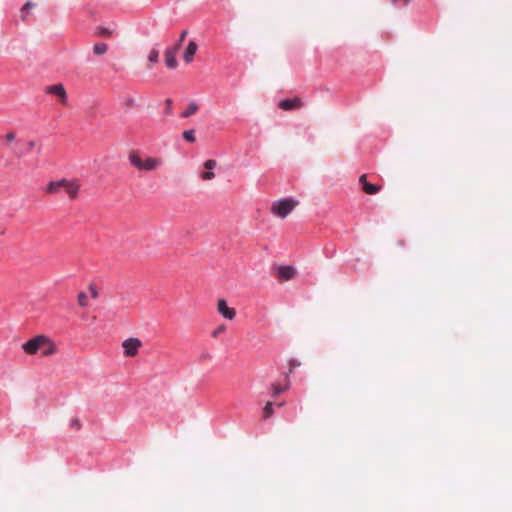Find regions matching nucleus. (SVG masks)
Returning <instances> with one entry per match:
<instances>
[{"mask_svg": "<svg viewBox=\"0 0 512 512\" xmlns=\"http://www.w3.org/2000/svg\"><path fill=\"white\" fill-rule=\"evenodd\" d=\"M36 146V142L34 140H30L26 142L25 147L19 148L18 151H14L17 157H22L28 153H30Z\"/></svg>", "mask_w": 512, "mask_h": 512, "instance_id": "14", "label": "nucleus"}, {"mask_svg": "<svg viewBox=\"0 0 512 512\" xmlns=\"http://www.w3.org/2000/svg\"><path fill=\"white\" fill-rule=\"evenodd\" d=\"M287 388H288L287 386L282 387V386H280V385H278V384H273V385H272V389H273V394H274V395H278V394L282 393V392H283V391H285Z\"/></svg>", "mask_w": 512, "mask_h": 512, "instance_id": "23", "label": "nucleus"}, {"mask_svg": "<svg viewBox=\"0 0 512 512\" xmlns=\"http://www.w3.org/2000/svg\"><path fill=\"white\" fill-rule=\"evenodd\" d=\"M217 311L228 320H233L236 317V311L234 308L228 307L226 300L219 299L217 301Z\"/></svg>", "mask_w": 512, "mask_h": 512, "instance_id": "8", "label": "nucleus"}, {"mask_svg": "<svg viewBox=\"0 0 512 512\" xmlns=\"http://www.w3.org/2000/svg\"><path fill=\"white\" fill-rule=\"evenodd\" d=\"M142 347V341L136 337H130L122 342L123 354L125 357H135Z\"/></svg>", "mask_w": 512, "mask_h": 512, "instance_id": "5", "label": "nucleus"}, {"mask_svg": "<svg viewBox=\"0 0 512 512\" xmlns=\"http://www.w3.org/2000/svg\"><path fill=\"white\" fill-rule=\"evenodd\" d=\"M80 187L81 185L77 179L62 178L48 182L44 192L48 195H58L63 190L69 199L74 200L78 197Z\"/></svg>", "mask_w": 512, "mask_h": 512, "instance_id": "2", "label": "nucleus"}, {"mask_svg": "<svg viewBox=\"0 0 512 512\" xmlns=\"http://www.w3.org/2000/svg\"><path fill=\"white\" fill-rule=\"evenodd\" d=\"M283 405H284V403H283V402H281V403H279V404H278V406H279V407H282Z\"/></svg>", "mask_w": 512, "mask_h": 512, "instance_id": "33", "label": "nucleus"}, {"mask_svg": "<svg viewBox=\"0 0 512 512\" xmlns=\"http://www.w3.org/2000/svg\"><path fill=\"white\" fill-rule=\"evenodd\" d=\"M70 427L72 429L77 430V431L80 430L81 427H82L80 420L78 418L72 419L71 422H70Z\"/></svg>", "mask_w": 512, "mask_h": 512, "instance_id": "24", "label": "nucleus"}, {"mask_svg": "<svg viewBox=\"0 0 512 512\" xmlns=\"http://www.w3.org/2000/svg\"><path fill=\"white\" fill-rule=\"evenodd\" d=\"M198 46L196 42L190 41L184 51L183 59L186 63H191L193 61V57L197 52Z\"/></svg>", "mask_w": 512, "mask_h": 512, "instance_id": "12", "label": "nucleus"}, {"mask_svg": "<svg viewBox=\"0 0 512 512\" xmlns=\"http://www.w3.org/2000/svg\"><path fill=\"white\" fill-rule=\"evenodd\" d=\"M180 49V43H176L173 47L167 49L165 52V63L167 67L174 69L177 67L178 62L176 55Z\"/></svg>", "mask_w": 512, "mask_h": 512, "instance_id": "7", "label": "nucleus"}, {"mask_svg": "<svg viewBox=\"0 0 512 512\" xmlns=\"http://www.w3.org/2000/svg\"><path fill=\"white\" fill-rule=\"evenodd\" d=\"M33 6H34V4H32L31 2H27V3L23 6L22 11H21V12H22V18H23V19H25V15H24V13H25L26 11H28V9H30V8H31V7H33Z\"/></svg>", "mask_w": 512, "mask_h": 512, "instance_id": "27", "label": "nucleus"}, {"mask_svg": "<svg viewBox=\"0 0 512 512\" xmlns=\"http://www.w3.org/2000/svg\"><path fill=\"white\" fill-rule=\"evenodd\" d=\"M359 182L360 184L362 185V190L366 193V194H369V195H374L376 193H378L380 190H381V186L379 185H376V184H371L367 181V176L366 174H362L360 177H359Z\"/></svg>", "mask_w": 512, "mask_h": 512, "instance_id": "10", "label": "nucleus"}, {"mask_svg": "<svg viewBox=\"0 0 512 512\" xmlns=\"http://www.w3.org/2000/svg\"><path fill=\"white\" fill-rule=\"evenodd\" d=\"M16 134L14 132H9L5 135V141L7 145L15 140Z\"/></svg>", "mask_w": 512, "mask_h": 512, "instance_id": "26", "label": "nucleus"}, {"mask_svg": "<svg viewBox=\"0 0 512 512\" xmlns=\"http://www.w3.org/2000/svg\"><path fill=\"white\" fill-rule=\"evenodd\" d=\"M130 164L139 171L156 170L163 161L161 158L145 157L143 158L139 151H131L128 156Z\"/></svg>", "mask_w": 512, "mask_h": 512, "instance_id": "3", "label": "nucleus"}, {"mask_svg": "<svg viewBox=\"0 0 512 512\" xmlns=\"http://www.w3.org/2000/svg\"><path fill=\"white\" fill-rule=\"evenodd\" d=\"M198 111V105L196 102H191L186 110L182 113L183 118H188L192 115H194Z\"/></svg>", "mask_w": 512, "mask_h": 512, "instance_id": "15", "label": "nucleus"}, {"mask_svg": "<svg viewBox=\"0 0 512 512\" xmlns=\"http://www.w3.org/2000/svg\"><path fill=\"white\" fill-rule=\"evenodd\" d=\"M22 349L28 355H36L40 351L43 357L52 356L57 353L55 342L44 334L29 339L22 344Z\"/></svg>", "mask_w": 512, "mask_h": 512, "instance_id": "1", "label": "nucleus"}, {"mask_svg": "<svg viewBox=\"0 0 512 512\" xmlns=\"http://www.w3.org/2000/svg\"><path fill=\"white\" fill-rule=\"evenodd\" d=\"M225 331H226V326L220 325L215 330L212 331L211 336L213 338H217L220 334L224 333Z\"/></svg>", "mask_w": 512, "mask_h": 512, "instance_id": "21", "label": "nucleus"}, {"mask_svg": "<svg viewBox=\"0 0 512 512\" xmlns=\"http://www.w3.org/2000/svg\"><path fill=\"white\" fill-rule=\"evenodd\" d=\"M158 58H159L158 51L155 49L151 50L149 53V56H148L149 62L156 63L158 61Z\"/></svg>", "mask_w": 512, "mask_h": 512, "instance_id": "22", "label": "nucleus"}, {"mask_svg": "<svg viewBox=\"0 0 512 512\" xmlns=\"http://www.w3.org/2000/svg\"><path fill=\"white\" fill-rule=\"evenodd\" d=\"M294 274H295V270H294V268H292L290 266H283V267H280L278 270V276L283 280H289V279L293 278Z\"/></svg>", "mask_w": 512, "mask_h": 512, "instance_id": "13", "label": "nucleus"}, {"mask_svg": "<svg viewBox=\"0 0 512 512\" xmlns=\"http://www.w3.org/2000/svg\"><path fill=\"white\" fill-rule=\"evenodd\" d=\"M183 137L185 140H187L188 142H195L196 138H195V134H194V130H186L183 132Z\"/></svg>", "mask_w": 512, "mask_h": 512, "instance_id": "19", "label": "nucleus"}, {"mask_svg": "<svg viewBox=\"0 0 512 512\" xmlns=\"http://www.w3.org/2000/svg\"><path fill=\"white\" fill-rule=\"evenodd\" d=\"M273 404L272 402H267L264 409H263V417L269 418L273 415Z\"/></svg>", "mask_w": 512, "mask_h": 512, "instance_id": "18", "label": "nucleus"}, {"mask_svg": "<svg viewBox=\"0 0 512 512\" xmlns=\"http://www.w3.org/2000/svg\"><path fill=\"white\" fill-rule=\"evenodd\" d=\"M187 35H188V31L187 30L182 31L177 43H180V45H181L182 42L185 40Z\"/></svg>", "mask_w": 512, "mask_h": 512, "instance_id": "29", "label": "nucleus"}, {"mask_svg": "<svg viewBox=\"0 0 512 512\" xmlns=\"http://www.w3.org/2000/svg\"><path fill=\"white\" fill-rule=\"evenodd\" d=\"M290 364H291V368H293V367H295V366L297 365V364H296V362H295L294 360H293V361H291V363H290ZM291 370H292V369H290V371H291Z\"/></svg>", "mask_w": 512, "mask_h": 512, "instance_id": "32", "label": "nucleus"}, {"mask_svg": "<svg viewBox=\"0 0 512 512\" xmlns=\"http://www.w3.org/2000/svg\"><path fill=\"white\" fill-rule=\"evenodd\" d=\"M108 46L105 43H96L93 46V51L96 55H103L107 52Z\"/></svg>", "mask_w": 512, "mask_h": 512, "instance_id": "16", "label": "nucleus"}, {"mask_svg": "<svg viewBox=\"0 0 512 512\" xmlns=\"http://www.w3.org/2000/svg\"><path fill=\"white\" fill-rule=\"evenodd\" d=\"M77 300H78V304L81 307H85L88 304L87 303V295L84 292H81V293L78 294Z\"/></svg>", "mask_w": 512, "mask_h": 512, "instance_id": "20", "label": "nucleus"}, {"mask_svg": "<svg viewBox=\"0 0 512 512\" xmlns=\"http://www.w3.org/2000/svg\"><path fill=\"white\" fill-rule=\"evenodd\" d=\"M123 105L126 107V108H133L136 103L134 101V99L132 97H127L124 102H123Z\"/></svg>", "mask_w": 512, "mask_h": 512, "instance_id": "25", "label": "nucleus"}, {"mask_svg": "<svg viewBox=\"0 0 512 512\" xmlns=\"http://www.w3.org/2000/svg\"><path fill=\"white\" fill-rule=\"evenodd\" d=\"M45 92L47 94L55 95L62 105H67L68 96H67L66 90L62 84H55V85L47 86L45 88Z\"/></svg>", "mask_w": 512, "mask_h": 512, "instance_id": "6", "label": "nucleus"}, {"mask_svg": "<svg viewBox=\"0 0 512 512\" xmlns=\"http://www.w3.org/2000/svg\"><path fill=\"white\" fill-rule=\"evenodd\" d=\"M91 290H92V296L94 298H96L97 297V291L95 289H91Z\"/></svg>", "mask_w": 512, "mask_h": 512, "instance_id": "31", "label": "nucleus"}, {"mask_svg": "<svg viewBox=\"0 0 512 512\" xmlns=\"http://www.w3.org/2000/svg\"><path fill=\"white\" fill-rule=\"evenodd\" d=\"M96 34L102 37H110L113 34V30L106 27H97Z\"/></svg>", "mask_w": 512, "mask_h": 512, "instance_id": "17", "label": "nucleus"}, {"mask_svg": "<svg viewBox=\"0 0 512 512\" xmlns=\"http://www.w3.org/2000/svg\"><path fill=\"white\" fill-rule=\"evenodd\" d=\"M204 168L207 170L200 174V178L204 181H210L214 179L215 174L211 170L217 166V162L214 159H208L203 164Z\"/></svg>", "mask_w": 512, "mask_h": 512, "instance_id": "11", "label": "nucleus"}, {"mask_svg": "<svg viewBox=\"0 0 512 512\" xmlns=\"http://www.w3.org/2000/svg\"><path fill=\"white\" fill-rule=\"evenodd\" d=\"M304 105L303 101L299 97L284 99L279 102V108L289 111V110H295L300 109Z\"/></svg>", "mask_w": 512, "mask_h": 512, "instance_id": "9", "label": "nucleus"}, {"mask_svg": "<svg viewBox=\"0 0 512 512\" xmlns=\"http://www.w3.org/2000/svg\"><path fill=\"white\" fill-rule=\"evenodd\" d=\"M299 204L297 200L292 198L281 199L273 203L271 211L280 218H285Z\"/></svg>", "mask_w": 512, "mask_h": 512, "instance_id": "4", "label": "nucleus"}, {"mask_svg": "<svg viewBox=\"0 0 512 512\" xmlns=\"http://www.w3.org/2000/svg\"><path fill=\"white\" fill-rule=\"evenodd\" d=\"M171 108H172V100L171 99H167L166 100V108H165V112L167 114H170L171 113Z\"/></svg>", "mask_w": 512, "mask_h": 512, "instance_id": "28", "label": "nucleus"}, {"mask_svg": "<svg viewBox=\"0 0 512 512\" xmlns=\"http://www.w3.org/2000/svg\"><path fill=\"white\" fill-rule=\"evenodd\" d=\"M211 358H212V356H211V354H210V353H203V354L201 355V359H202V360H209V359H211Z\"/></svg>", "mask_w": 512, "mask_h": 512, "instance_id": "30", "label": "nucleus"}]
</instances>
